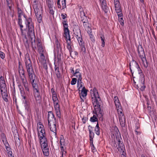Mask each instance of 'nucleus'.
<instances>
[{
  "label": "nucleus",
  "mask_w": 157,
  "mask_h": 157,
  "mask_svg": "<svg viewBox=\"0 0 157 157\" xmlns=\"http://www.w3.org/2000/svg\"><path fill=\"white\" fill-rule=\"evenodd\" d=\"M25 62L29 78L31 81L32 85H33L34 84L38 83V80L35 74L32 64L29 55H26L25 58Z\"/></svg>",
  "instance_id": "obj_1"
},
{
  "label": "nucleus",
  "mask_w": 157,
  "mask_h": 157,
  "mask_svg": "<svg viewBox=\"0 0 157 157\" xmlns=\"http://www.w3.org/2000/svg\"><path fill=\"white\" fill-rule=\"evenodd\" d=\"M130 69L132 75L134 73L135 74L138 73L141 76V87L140 89L141 91L144 90L145 86L144 85V74L142 73V71L140 68L138 63L135 61L133 60L129 63Z\"/></svg>",
  "instance_id": "obj_2"
},
{
  "label": "nucleus",
  "mask_w": 157,
  "mask_h": 157,
  "mask_svg": "<svg viewBox=\"0 0 157 157\" xmlns=\"http://www.w3.org/2000/svg\"><path fill=\"white\" fill-rule=\"evenodd\" d=\"M27 22L28 28V32L27 33L30 39L32 47L33 49L35 50L36 48V44L34 27L32 20L31 19L29 18L27 21Z\"/></svg>",
  "instance_id": "obj_3"
},
{
  "label": "nucleus",
  "mask_w": 157,
  "mask_h": 157,
  "mask_svg": "<svg viewBox=\"0 0 157 157\" xmlns=\"http://www.w3.org/2000/svg\"><path fill=\"white\" fill-rule=\"evenodd\" d=\"M38 2L34 1L33 2V6L34 10L35 15L38 22L40 23L42 21V9L40 5H38Z\"/></svg>",
  "instance_id": "obj_4"
},
{
  "label": "nucleus",
  "mask_w": 157,
  "mask_h": 157,
  "mask_svg": "<svg viewBox=\"0 0 157 157\" xmlns=\"http://www.w3.org/2000/svg\"><path fill=\"white\" fill-rule=\"evenodd\" d=\"M112 134L113 136H116L117 140L118 141L117 144L118 147L117 148V149L118 150H123L124 148V145L123 142L121 141L119 138V137L121 136V134L119 132L118 128L116 126H115L113 128V131L112 132Z\"/></svg>",
  "instance_id": "obj_5"
},
{
  "label": "nucleus",
  "mask_w": 157,
  "mask_h": 157,
  "mask_svg": "<svg viewBox=\"0 0 157 157\" xmlns=\"http://www.w3.org/2000/svg\"><path fill=\"white\" fill-rule=\"evenodd\" d=\"M33 91V94L36 100H39L40 98V93L39 90L38 83L32 85Z\"/></svg>",
  "instance_id": "obj_6"
},
{
  "label": "nucleus",
  "mask_w": 157,
  "mask_h": 157,
  "mask_svg": "<svg viewBox=\"0 0 157 157\" xmlns=\"http://www.w3.org/2000/svg\"><path fill=\"white\" fill-rule=\"evenodd\" d=\"M90 96L92 99V102L94 105V107L96 108L101 107L102 104V101L100 97L94 98L92 96V95H90Z\"/></svg>",
  "instance_id": "obj_7"
},
{
  "label": "nucleus",
  "mask_w": 157,
  "mask_h": 157,
  "mask_svg": "<svg viewBox=\"0 0 157 157\" xmlns=\"http://www.w3.org/2000/svg\"><path fill=\"white\" fill-rule=\"evenodd\" d=\"M48 123L49 124L52 122H56L57 120L54 114L51 111L48 112Z\"/></svg>",
  "instance_id": "obj_8"
},
{
  "label": "nucleus",
  "mask_w": 157,
  "mask_h": 157,
  "mask_svg": "<svg viewBox=\"0 0 157 157\" xmlns=\"http://www.w3.org/2000/svg\"><path fill=\"white\" fill-rule=\"evenodd\" d=\"M40 140L42 149L48 148V141L46 137L43 138L40 136Z\"/></svg>",
  "instance_id": "obj_9"
},
{
  "label": "nucleus",
  "mask_w": 157,
  "mask_h": 157,
  "mask_svg": "<svg viewBox=\"0 0 157 157\" xmlns=\"http://www.w3.org/2000/svg\"><path fill=\"white\" fill-rule=\"evenodd\" d=\"M23 102L25 104V109L27 110L28 111H29L30 109L29 108V102L26 96H24L22 97Z\"/></svg>",
  "instance_id": "obj_10"
},
{
  "label": "nucleus",
  "mask_w": 157,
  "mask_h": 157,
  "mask_svg": "<svg viewBox=\"0 0 157 157\" xmlns=\"http://www.w3.org/2000/svg\"><path fill=\"white\" fill-rule=\"evenodd\" d=\"M119 119L120 124L122 127H124L125 126V119L123 113H121L119 114Z\"/></svg>",
  "instance_id": "obj_11"
},
{
  "label": "nucleus",
  "mask_w": 157,
  "mask_h": 157,
  "mask_svg": "<svg viewBox=\"0 0 157 157\" xmlns=\"http://www.w3.org/2000/svg\"><path fill=\"white\" fill-rule=\"evenodd\" d=\"M54 108L56 110V116L59 118H61V112L59 108V105L58 104V102L54 103Z\"/></svg>",
  "instance_id": "obj_12"
},
{
  "label": "nucleus",
  "mask_w": 157,
  "mask_h": 157,
  "mask_svg": "<svg viewBox=\"0 0 157 157\" xmlns=\"http://www.w3.org/2000/svg\"><path fill=\"white\" fill-rule=\"evenodd\" d=\"M114 4L116 11L118 13L121 11V4L119 0H113Z\"/></svg>",
  "instance_id": "obj_13"
},
{
  "label": "nucleus",
  "mask_w": 157,
  "mask_h": 157,
  "mask_svg": "<svg viewBox=\"0 0 157 157\" xmlns=\"http://www.w3.org/2000/svg\"><path fill=\"white\" fill-rule=\"evenodd\" d=\"M138 55L141 59L145 57L144 52L142 46L138 47Z\"/></svg>",
  "instance_id": "obj_14"
},
{
  "label": "nucleus",
  "mask_w": 157,
  "mask_h": 157,
  "mask_svg": "<svg viewBox=\"0 0 157 157\" xmlns=\"http://www.w3.org/2000/svg\"><path fill=\"white\" fill-rule=\"evenodd\" d=\"M56 122L51 123L50 124L48 123V125L51 131L56 134Z\"/></svg>",
  "instance_id": "obj_15"
},
{
  "label": "nucleus",
  "mask_w": 157,
  "mask_h": 157,
  "mask_svg": "<svg viewBox=\"0 0 157 157\" xmlns=\"http://www.w3.org/2000/svg\"><path fill=\"white\" fill-rule=\"evenodd\" d=\"M86 24H83L85 30H86L87 33L89 35H91V25L89 24L88 22H86Z\"/></svg>",
  "instance_id": "obj_16"
},
{
  "label": "nucleus",
  "mask_w": 157,
  "mask_h": 157,
  "mask_svg": "<svg viewBox=\"0 0 157 157\" xmlns=\"http://www.w3.org/2000/svg\"><path fill=\"white\" fill-rule=\"evenodd\" d=\"M116 108L118 112V114L122 113V110L121 106L119 100H117L115 101V103Z\"/></svg>",
  "instance_id": "obj_17"
},
{
  "label": "nucleus",
  "mask_w": 157,
  "mask_h": 157,
  "mask_svg": "<svg viewBox=\"0 0 157 157\" xmlns=\"http://www.w3.org/2000/svg\"><path fill=\"white\" fill-rule=\"evenodd\" d=\"M74 33L76 36V38L78 42L80 41L81 42V41L83 40L80 29H78L77 30V32H75Z\"/></svg>",
  "instance_id": "obj_18"
},
{
  "label": "nucleus",
  "mask_w": 157,
  "mask_h": 157,
  "mask_svg": "<svg viewBox=\"0 0 157 157\" xmlns=\"http://www.w3.org/2000/svg\"><path fill=\"white\" fill-rule=\"evenodd\" d=\"M101 4V6L103 10L104 11L105 13H107L108 12V8L107 6V4L105 0H103L100 2Z\"/></svg>",
  "instance_id": "obj_19"
},
{
  "label": "nucleus",
  "mask_w": 157,
  "mask_h": 157,
  "mask_svg": "<svg viewBox=\"0 0 157 157\" xmlns=\"http://www.w3.org/2000/svg\"><path fill=\"white\" fill-rule=\"evenodd\" d=\"M87 90L86 89L84 86H83L81 90V93H80V92H79L80 95L84 98L87 94Z\"/></svg>",
  "instance_id": "obj_20"
},
{
  "label": "nucleus",
  "mask_w": 157,
  "mask_h": 157,
  "mask_svg": "<svg viewBox=\"0 0 157 157\" xmlns=\"http://www.w3.org/2000/svg\"><path fill=\"white\" fill-rule=\"evenodd\" d=\"M25 88L26 91L29 92V87H30L29 85L28 84V81L26 78L25 79V80L22 82Z\"/></svg>",
  "instance_id": "obj_21"
},
{
  "label": "nucleus",
  "mask_w": 157,
  "mask_h": 157,
  "mask_svg": "<svg viewBox=\"0 0 157 157\" xmlns=\"http://www.w3.org/2000/svg\"><path fill=\"white\" fill-rule=\"evenodd\" d=\"M55 73L56 74L57 78H62L61 75L59 70V68L58 67H57L56 65H55Z\"/></svg>",
  "instance_id": "obj_22"
},
{
  "label": "nucleus",
  "mask_w": 157,
  "mask_h": 157,
  "mask_svg": "<svg viewBox=\"0 0 157 157\" xmlns=\"http://www.w3.org/2000/svg\"><path fill=\"white\" fill-rule=\"evenodd\" d=\"M90 93L91 94V95H92L91 94H93L92 96L94 98H96V97H99V94H98V92L97 91V89L95 88H94V89L92 91L91 90L90 91Z\"/></svg>",
  "instance_id": "obj_23"
},
{
  "label": "nucleus",
  "mask_w": 157,
  "mask_h": 157,
  "mask_svg": "<svg viewBox=\"0 0 157 157\" xmlns=\"http://www.w3.org/2000/svg\"><path fill=\"white\" fill-rule=\"evenodd\" d=\"M64 36L67 39L68 38V40L69 41H71L70 36L69 34V30L68 29H64Z\"/></svg>",
  "instance_id": "obj_24"
},
{
  "label": "nucleus",
  "mask_w": 157,
  "mask_h": 157,
  "mask_svg": "<svg viewBox=\"0 0 157 157\" xmlns=\"http://www.w3.org/2000/svg\"><path fill=\"white\" fill-rule=\"evenodd\" d=\"M1 94L2 97L4 101L6 102H7L8 101V99L7 98L8 94L7 91L1 92Z\"/></svg>",
  "instance_id": "obj_25"
},
{
  "label": "nucleus",
  "mask_w": 157,
  "mask_h": 157,
  "mask_svg": "<svg viewBox=\"0 0 157 157\" xmlns=\"http://www.w3.org/2000/svg\"><path fill=\"white\" fill-rule=\"evenodd\" d=\"M74 75L77 78H78V80L77 81V84L78 86L79 85V83H82L81 81L82 79V78L81 77V74L80 73H79L78 74H74Z\"/></svg>",
  "instance_id": "obj_26"
},
{
  "label": "nucleus",
  "mask_w": 157,
  "mask_h": 157,
  "mask_svg": "<svg viewBox=\"0 0 157 157\" xmlns=\"http://www.w3.org/2000/svg\"><path fill=\"white\" fill-rule=\"evenodd\" d=\"M78 42L81 48V51L83 52V53H85L86 52V48L84 46V42L82 40L81 41V42L80 41Z\"/></svg>",
  "instance_id": "obj_27"
},
{
  "label": "nucleus",
  "mask_w": 157,
  "mask_h": 157,
  "mask_svg": "<svg viewBox=\"0 0 157 157\" xmlns=\"http://www.w3.org/2000/svg\"><path fill=\"white\" fill-rule=\"evenodd\" d=\"M37 45L38 50L40 52H42L43 51L42 46L40 42L38 40L36 41Z\"/></svg>",
  "instance_id": "obj_28"
},
{
  "label": "nucleus",
  "mask_w": 157,
  "mask_h": 157,
  "mask_svg": "<svg viewBox=\"0 0 157 157\" xmlns=\"http://www.w3.org/2000/svg\"><path fill=\"white\" fill-rule=\"evenodd\" d=\"M40 136H41L43 138L46 137V134L44 129H43L41 131H39V132L38 133V137L40 139Z\"/></svg>",
  "instance_id": "obj_29"
},
{
  "label": "nucleus",
  "mask_w": 157,
  "mask_h": 157,
  "mask_svg": "<svg viewBox=\"0 0 157 157\" xmlns=\"http://www.w3.org/2000/svg\"><path fill=\"white\" fill-rule=\"evenodd\" d=\"M18 86L20 91L21 96L22 97L24 96H25V93L24 91V89L23 87L22 86H21V85H19Z\"/></svg>",
  "instance_id": "obj_30"
},
{
  "label": "nucleus",
  "mask_w": 157,
  "mask_h": 157,
  "mask_svg": "<svg viewBox=\"0 0 157 157\" xmlns=\"http://www.w3.org/2000/svg\"><path fill=\"white\" fill-rule=\"evenodd\" d=\"M100 128L99 127V124L98 122L95 128V132L98 135H99L100 134Z\"/></svg>",
  "instance_id": "obj_31"
},
{
  "label": "nucleus",
  "mask_w": 157,
  "mask_h": 157,
  "mask_svg": "<svg viewBox=\"0 0 157 157\" xmlns=\"http://www.w3.org/2000/svg\"><path fill=\"white\" fill-rule=\"evenodd\" d=\"M81 19V21L83 22V25L84 24H86V22H88V21L87 19L86 16H85V14L83 16L82 15L80 16Z\"/></svg>",
  "instance_id": "obj_32"
},
{
  "label": "nucleus",
  "mask_w": 157,
  "mask_h": 157,
  "mask_svg": "<svg viewBox=\"0 0 157 157\" xmlns=\"http://www.w3.org/2000/svg\"><path fill=\"white\" fill-rule=\"evenodd\" d=\"M24 38L25 39H24V45L26 48H28L29 47V44L28 42V40L27 38L26 35H25Z\"/></svg>",
  "instance_id": "obj_33"
},
{
  "label": "nucleus",
  "mask_w": 157,
  "mask_h": 157,
  "mask_svg": "<svg viewBox=\"0 0 157 157\" xmlns=\"http://www.w3.org/2000/svg\"><path fill=\"white\" fill-rule=\"evenodd\" d=\"M142 60L143 64L145 67H148V64L146 57H144L141 59Z\"/></svg>",
  "instance_id": "obj_34"
},
{
  "label": "nucleus",
  "mask_w": 157,
  "mask_h": 157,
  "mask_svg": "<svg viewBox=\"0 0 157 157\" xmlns=\"http://www.w3.org/2000/svg\"><path fill=\"white\" fill-rule=\"evenodd\" d=\"M52 99L54 103L58 102V101L56 94H52Z\"/></svg>",
  "instance_id": "obj_35"
},
{
  "label": "nucleus",
  "mask_w": 157,
  "mask_h": 157,
  "mask_svg": "<svg viewBox=\"0 0 157 157\" xmlns=\"http://www.w3.org/2000/svg\"><path fill=\"white\" fill-rule=\"evenodd\" d=\"M18 17V18H21V16L23 15L24 13L21 9L17 8Z\"/></svg>",
  "instance_id": "obj_36"
},
{
  "label": "nucleus",
  "mask_w": 157,
  "mask_h": 157,
  "mask_svg": "<svg viewBox=\"0 0 157 157\" xmlns=\"http://www.w3.org/2000/svg\"><path fill=\"white\" fill-rule=\"evenodd\" d=\"M15 140L16 146H20V141L19 137H18L17 136L16 137H15Z\"/></svg>",
  "instance_id": "obj_37"
},
{
  "label": "nucleus",
  "mask_w": 157,
  "mask_h": 157,
  "mask_svg": "<svg viewBox=\"0 0 157 157\" xmlns=\"http://www.w3.org/2000/svg\"><path fill=\"white\" fill-rule=\"evenodd\" d=\"M95 111L98 112V113L101 114L102 116V115L103 111L101 110V107H97L96 108L94 107Z\"/></svg>",
  "instance_id": "obj_38"
},
{
  "label": "nucleus",
  "mask_w": 157,
  "mask_h": 157,
  "mask_svg": "<svg viewBox=\"0 0 157 157\" xmlns=\"http://www.w3.org/2000/svg\"><path fill=\"white\" fill-rule=\"evenodd\" d=\"M46 3L48 7H53V2L52 0H46Z\"/></svg>",
  "instance_id": "obj_39"
},
{
  "label": "nucleus",
  "mask_w": 157,
  "mask_h": 157,
  "mask_svg": "<svg viewBox=\"0 0 157 157\" xmlns=\"http://www.w3.org/2000/svg\"><path fill=\"white\" fill-rule=\"evenodd\" d=\"M44 155L46 156H48L49 155V149H42Z\"/></svg>",
  "instance_id": "obj_40"
},
{
  "label": "nucleus",
  "mask_w": 157,
  "mask_h": 157,
  "mask_svg": "<svg viewBox=\"0 0 157 157\" xmlns=\"http://www.w3.org/2000/svg\"><path fill=\"white\" fill-rule=\"evenodd\" d=\"M100 38L101 41V46L103 47L105 45V37L103 35L101 34V35Z\"/></svg>",
  "instance_id": "obj_41"
},
{
  "label": "nucleus",
  "mask_w": 157,
  "mask_h": 157,
  "mask_svg": "<svg viewBox=\"0 0 157 157\" xmlns=\"http://www.w3.org/2000/svg\"><path fill=\"white\" fill-rule=\"evenodd\" d=\"M0 86L1 92L7 91L6 85H5Z\"/></svg>",
  "instance_id": "obj_42"
},
{
  "label": "nucleus",
  "mask_w": 157,
  "mask_h": 157,
  "mask_svg": "<svg viewBox=\"0 0 157 157\" xmlns=\"http://www.w3.org/2000/svg\"><path fill=\"white\" fill-rule=\"evenodd\" d=\"M90 121L92 122H94L97 121L98 119L96 115H94L92 117H91Z\"/></svg>",
  "instance_id": "obj_43"
},
{
  "label": "nucleus",
  "mask_w": 157,
  "mask_h": 157,
  "mask_svg": "<svg viewBox=\"0 0 157 157\" xmlns=\"http://www.w3.org/2000/svg\"><path fill=\"white\" fill-rule=\"evenodd\" d=\"M66 0H62L61 1L62 9H63L66 8Z\"/></svg>",
  "instance_id": "obj_44"
},
{
  "label": "nucleus",
  "mask_w": 157,
  "mask_h": 157,
  "mask_svg": "<svg viewBox=\"0 0 157 157\" xmlns=\"http://www.w3.org/2000/svg\"><path fill=\"white\" fill-rule=\"evenodd\" d=\"M89 131L90 133V139H93L94 135V133L90 129H89Z\"/></svg>",
  "instance_id": "obj_45"
},
{
  "label": "nucleus",
  "mask_w": 157,
  "mask_h": 157,
  "mask_svg": "<svg viewBox=\"0 0 157 157\" xmlns=\"http://www.w3.org/2000/svg\"><path fill=\"white\" fill-rule=\"evenodd\" d=\"M19 72L20 76H21V75H22V76L25 75L24 70L22 66V70H19Z\"/></svg>",
  "instance_id": "obj_46"
},
{
  "label": "nucleus",
  "mask_w": 157,
  "mask_h": 157,
  "mask_svg": "<svg viewBox=\"0 0 157 157\" xmlns=\"http://www.w3.org/2000/svg\"><path fill=\"white\" fill-rule=\"evenodd\" d=\"M117 13L118 18L121 17H122L123 16V14L122 13V10L121 9V11L120 12L118 13L116 11Z\"/></svg>",
  "instance_id": "obj_47"
},
{
  "label": "nucleus",
  "mask_w": 157,
  "mask_h": 157,
  "mask_svg": "<svg viewBox=\"0 0 157 157\" xmlns=\"http://www.w3.org/2000/svg\"><path fill=\"white\" fill-rule=\"evenodd\" d=\"M62 24L64 28V29H68V24L66 23V21H63V22H62Z\"/></svg>",
  "instance_id": "obj_48"
},
{
  "label": "nucleus",
  "mask_w": 157,
  "mask_h": 157,
  "mask_svg": "<svg viewBox=\"0 0 157 157\" xmlns=\"http://www.w3.org/2000/svg\"><path fill=\"white\" fill-rule=\"evenodd\" d=\"M43 67L45 69L47 72L48 73V67L46 62H43Z\"/></svg>",
  "instance_id": "obj_49"
},
{
  "label": "nucleus",
  "mask_w": 157,
  "mask_h": 157,
  "mask_svg": "<svg viewBox=\"0 0 157 157\" xmlns=\"http://www.w3.org/2000/svg\"><path fill=\"white\" fill-rule=\"evenodd\" d=\"M118 20L121 25L122 26H123L124 24V21L123 19V17L119 18Z\"/></svg>",
  "instance_id": "obj_50"
},
{
  "label": "nucleus",
  "mask_w": 157,
  "mask_h": 157,
  "mask_svg": "<svg viewBox=\"0 0 157 157\" xmlns=\"http://www.w3.org/2000/svg\"><path fill=\"white\" fill-rule=\"evenodd\" d=\"M112 145L113 147L114 148H117L118 147H117V142L115 140H114V141H113L112 144Z\"/></svg>",
  "instance_id": "obj_51"
},
{
  "label": "nucleus",
  "mask_w": 157,
  "mask_h": 157,
  "mask_svg": "<svg viewBox=\"0 0 157 157\" xmlns=\"http://www.w3.org/2000/svg\"><path fill=\"white\" fill-rule=\"evenodd\" d=\"M49 10V13L52 14H54V11L53 10V7H48Z\"/></svg>",
  "instance_id": "obj_52"
},
{
  "label": "nucleus",
  "mask_w": 157,
  "mask_h": 157,
  "mask_svg": "<svg viewBox=\"0 0 157 157\" xmlns=\"http://www.w3.org/2000/svg\"><path fill=\"white\" fill-rule=\"evenodd\" d=\"M79 11L80 12V15L83 16L84 15L85 13L84 12L83 9L82 8H79Z\"/></svg>",
  "instance_id": "obj_53"
},
{
  "label": "nucleus",
  "mask_w": 157,
  "mask_h": 157,
  "mask_svg": "<svg viewBox=\"0 0 157 157\" xmlns=\"http://www.w3.org/2000/svg\"><path fill=\"white\" fill-rule=\"evenodd\" d=\"M77 81V79L75 78H72V81L71 82V84L72 85H74L76 84Z\"/></svg>",
  "instance_id": "obj_54"
},
{
  "label": "nucleus",
  "mask_w": 157,
  "mask_h": 157,
  "mask_svg": "<svg viewBox=\"0 0 157 157\" xmlns=\"http://www.w3.org/2000/svg\"><path fill=\"white\" fill-rule=\"evenodd\" d=\"M38 128H44V126L43 125L40 124V123L39 124H37V129Z\"/></svg>",
  "instance_id": "obj_55"
},
{
  "label": "nucleus",
  "mask_w": 157,
  "mask_h": 157,
  "mask_svg": "<svg viewBox=\"0 0 157 157\" xmlns=\"http://www.w3.org/2000/svg\"><path fill=\"white\" fill-rule=\"evenodd\" d=\"M5 54L2 52H0V57L2 59H3L5 58Z\"/></svg>",
  "instance_id": "obj_56"
},
{
  "label": "nucleus",
  "mask_w": 157,
  "mask_h": 157,
  "mask_svg": "<svg viewBox=\"0 0 157 157\" xmlns=\"http://www.w3.org/2000/svg\"><path fill=\"white\" fill-rule=\"evenodd\" d=\"M2 142H4L6 140V137L4 134H2Z\"/></svg>",
  "instance_id": "obj_57"
},
{
  "label": "nucleus",
  "mask_w": 157,
  "mask_h": 157,
  "mask_svg": "<svg viewBox=\"0 0 157 157\" xmlns=\"http://www.w3.org/2000/svg\"><path fill=\"white\" fill-rule=\"evenodd\" d=\"M87 119V118L86 117H83L82 118V120L83 122V123L84 124H85L86 122V121Z\"/></svg>",
  "instance_id": "obj_58"
},
{
  "label": "nucleus",
  "mask_w": 157,
  "mask_h": 157,
  "mask_svg": "<svg viewBox=\"0 0 157 157\" xmlns=\"http://www.w3.org/2000/svg\"><path fill=\"white\" fill-rule=\"evenodd\" d=\"M6 85L5 80L0 81V86Z\"/></svg>",
  "instance_id": "obj_59"
},
{
  "label": "nucleus",
  "mask_w": 157,
  "mask_h": 157,
  "mask_svg": "<svg viewBox=\"0 0 157 157\" xmlns=\"http://www.w3.org/2000/svg\"><path fill=\"white\" fill-rule=\"evenodd\" d=\"M12 152L11 151L8 152V155L9 157H14L12 155Z\"/></svg>",
  "instance_id": "obj_60"
},
{
  "label": "nucleus",
  "mask_w": 157,
  "mask_h": 157,
  "mask_svg": "<svg viewBox=\"0 0 157 157\" xmlns=\"http://www.w3.org/2000/svg\"><path fill=\"white\" fill-rule=\"evenodd\" d=\"M60 0H57V4L58 5V7L59 8H61V5L60 3Z\"/></svg>",
  "instance_id": "obj_61"
},
{
  "label": "nucleus",
  "mask_w": 157,
  "mask_h": 157,
  "mask_svg": "<svg viewBox=\"0 0 157 157\" xmlns=\"http://www.w3.org/2000/svg\"><path fill=\"white\" fill-rule=\"evenodd\" d=\"M67 48L70 52V54H71V52H72V48L71 46H67Z\"/></svg>",
  "instance_id": "obj_62"
},
{
  "label": "nucleus",
  "mask_w": 157,
  "mask_h": 157,
  "mask_svg": "<svg viewBox=\"0 0 157 157\" xmlns=\"http://www.w3.org/2000/svg\"><path fill=\"white\" fill-rule=\"evenodd\" d=\"M60 144L61 143L63 144H65V141L64 139H60Z\"/></svg>",
  "instance_id": "obj_63"
},
{
  "label": "nucleus",
  "mask_w": 157,
  "mask_h": 157,
  "mask_svg": "<svg viewBox=\"0 0 157 157\" xmlns=\"http://www.w3.org/2000/svg\"><path fill=\"white\" fill-rule=\"evenodd\" d=\"M21 76V79L22 81V82L23 81H25V78H26L25 77V75H23L22 76Z\"/></svg>",
  "instance_id": "obj_64"
}]
</instances>
